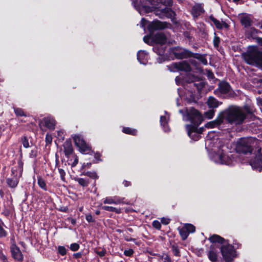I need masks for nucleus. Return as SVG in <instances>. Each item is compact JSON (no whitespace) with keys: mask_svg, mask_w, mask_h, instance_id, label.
Returning a JSON list of instances; mask_svg holds the SVG:
<instances>
[{"mask_svg":"<svg viewBox=\"0 0 262 262\" xmlns=\"http://www.w3.org/2000/svg\"><path fill=\"white\" fill-rule=\"evenodd\" d=\"M162 0H133L136 9L142 15L145 13L154 11L156 15L160 18L164 17L172 18L174 12L163 4Z\"/></svg>","mask_w":262,"mask_h":262,"instance_id":"obj_1","label":"nucleus"},{"mask_svg":"<svg viewBox=\"0 0 262 262\" xmlns=\"http://www.w3.org/2000/svg\"><path fill=\"white\" fill-rule=\"evenodd\" d=\"M246 118V115L243 111L239 107H234L221 112L216 119L205 124L207 128L219 127L223 123L225 119L231 124H241Z\"/></svg>","mask_w":262,"mask_h":262,"instance_id":"obj_2","label":"nucleus"},{"mask_svg":"<svg viewBox=\"0 0 262 262\" xmlns=\"http://www.w3.org/2000/svg\"><path fill=\"white\" fill-rule=\"evenodd\" d=\"M179 112L183 114V120L191 123L190 124L186 125L188 135L194 141L198 140L203 131L202 128H198L203 120L201 114L193 108L186 109L185 114L182 110H180Z\"/></svg>","mask_w":262,"mask_h":262,"instance_id":"obj_3","label":"nucleus"},{"mask_svg":"<svg viewBox=\"0 0 262 262\" xmlns=\"http://www.w3.org/2000/svg\"><path fill=\"white\" fill-rule=\"evenodd\" d=\"M227 148L225 145L220 146L216 151L210 155L211 160L217 164L232 165L236 162V156L228 153Z\"/></svg>","mask_w":262,"mask_h":262,"instance_id":"obj_4","label":"nucleus"},{"mask_svg":"<svg viewBox=\"0 0 262 262\" xmlns=\"http://www.w3.org/2000/svg\"><path fill=\"white\" fill-rule=\"evenodd\" d=\"M260 144V142L254 138H241L237 142L236 149L239 152L245 154L251 152L253 148L258 146Z\"/></svg>","mask_w":262,"mask_h":262,"instance_id":"obj_5","label":"nucleus"},{"mask_svg":"<svg viewBox=\"0 0 262 262\" xmlns=\"http://www.w3.org/2000/svg\"><path fill=\"white\" fill-rule=\"evenodd\" d=\"M243 57L247 63L262 68V53L259 52L257 47H250L247 52L243 54Z\"/></svg>","mask_w":262,"mask_h":262,"instance_id":"obj_6","label":"nucleus"},{"mask_svg":"<svg viewBox=\"0 0 262 262\" xmlns=\"http://www.w3.org/2000/svg\"><path fill=\"white\" fill-rule=\"evenodd\" d=\"M152 41L156 43L153 47L155 52L160 55H163L164 48L162 46L166 42V38L164 34L158 33L152 36Z\"/></svg>","mask_w":262,"mask_h":262,"instance_id":"obj_7","label":"nucleus"},{"mask_svg":"<svg viewBox=\"0 0 262 262\" xmlns=\"http://www.w3.org/2000/svg\"><path fill=\"white\" fill-rule=\"evenodd\" d=\"M223 258L226 262L232 261L236 256V252L232 245L225 244L221 247Z\"/></svg>","mask_w":262,"mask_h":262,"instance_id":"obj_8","label":"nucleus"},{"mask_svg":"<svg viewBox=\"0 0 262 262\" xmlns=\"http://www.w3.org/2000/svg\"><path fill=\"white\" fill-rule=\"evenodd\" d=\"M72 138L80 152L86 154L90 152L91 150L90 146L86 143L81 135L75 134L72 135Z\"/></svg>","mask_w":262,"mask_h":262,"instance_id":"obj_9","label":"nucleus"},{"mask_svg":"<svg viewBox=\"0 0 262 262\" xmlns=\"http://www.w3.org/2000/svg\"><path fill=\"white\" fill-rule=\"evenodd\" d=\"M12 173L14 176L13 178H8L7 179L8 185L11 188H15L18 184L17 177H20L23 172V164L21 162L18 163V171L13 168L11 170Z\"/></svg>","mask_w":262,"mask_h":262,"instance_id":"obj_10","label":"nucleus"},{"mask_svg":"<svg viewBox=\"0 0 262 262\" xmlns=\"http://www.w3.org/2000/svg\"><path fill=\"white\" fill-rule=\"evenodd\" d=\"M168 70L172 72L180 71H189L190 66L185 61L174 62L167 66Z\"/></svg>","mask_w":262,"mask_h":262,"instance_id":"obj_11","label":"nucleus"},{"mask_svg":"<svg viewBox=\"0 0 262 262\" xmlns=\"http://www.w3.org/2000/svg\"><path fill=\"white\" fill-rule=\"evenodd\" d=\"M179 233L183 240H185L190 233L195 232V227L191 224H185L183 227L178 228Z\"/></svg>","mask_w":262,"mask_h":262,"instance_id":"obj_12","label":"nucleus"},{"mask_svg":"<svg viewBox=\"0 0 262 262\" xmlns=\"http://www.w3.org/2000/svg\"><path fill=\"white\" fill-rule=\"evenodd\" d=\"M260 149H258V153L254 159L250 161V164L252 168L260 171L262 170V155L259 154Z\"/></svg>","mask_w":262,"mask_h":262,"instance_id":"obj_13","label":"nucleus"},{"mask_svg":"<svg viewBox=\"0 0 262 262\" xmlns=\"http://www.w3.org/2000/svg\"><path fill=\"white\" fill-rule=\"evenodd\" d=\"M11 252L13 257L18 261L22 260L23 255L19 248L15 244H12L11 246Z\"/></svg>","mask_w":262,"mask_h":262,"instance_id":"obj_14","label":"nucleus"},{"mask_svg":"<svg viewBox=\"0 0 262 262\" xmlns=\"http://www.w3.org/2000/svg\"><path fill=\"white\" fill-rule=\"evenodd\" d=\"M165 27V24L159 20H156L150 23L147 26L148 29L150 33H152L156 30L163 29Z\"/></svg>","mask_w":262,"mask_h":262,"instance_id":"obj_15","label":"nucleus"},{"mask_svg":"<svg viewBox=\"0 0 262 262\" xmlns=\"http://www.w3.org/2000/svg\"><path fill=\"white\" fill-rule=\"evenodd\" d=\"M104 204L118 205L123 203V199L117 196L113 197H106L103 200Z\"/></svg>","mask_w":262,"mask_h":262,"instance_id":"obj_16","label":"nucleus"},{"mask_svg":"<svg viewBox=\"0 0 262 262\" xmlns=\"http://www.w3.org/2000/svg\"><path fill=\"white\" fill-rule=\"evenodd\" d=\"M148 55L145 51L141 50L138 52L137 59L141 64H146L148 62Z\"/></svg>","mask_w":262,"mask_h":262,"instance_id":"obj_17","label":"nucleus"},{"mask_svg":"<svg viewBox=\"0 0 262 262\" xmlns=\"http://www.w3.org/2000/svg\"><path fill=\"white\" fill-rule=\"evenodd\" d=\"M41 124H44L50 129H54L56 124V121L54 118L51 117L45 118L41 122Z\"/></svg>","mask_w":262,"mask_h":262,"instance_id":"obj_18","label":"nucleus"},{"mask_svg":"<svg viewBox=\"0 0 262 262\" xmlns=\"http://www.w3.org/2000/svg\"><path fill=\"white\" fill-rule=\"evenodd\" d=\"M165 113L166 115L161 116L160 117V123L164 132H168L170 130L169 127L167 125V122L169 120V116L167 115L166 112H165Z\"/></svg>","mask_w":262,"mask_h":262,"instance_id":"obj_19","label":"nucleus"},{"mask_svg":"<svg viewBox=\"0 0 262 262\" xmlns=\"http://www.w3.org/2000/svg\"><path fill=\"white\" fill-rule=\"evenodd\" d=\"M209 19L213 23L214 25L217 29H221L224 28H227L228 27V25L225 22L220 21L212 16H210Z\"/></svg>","mask_w":262,"mask_h":262,"instance_id":"obj_20","label":"nucleus"},{"mask_svg":"<svg viewBox=\"0 0 262 262\" xmlns=\"http://www.w3.org/2000/svg\"><path fill=\"white\" fill-rule=\"evenodd\" d=\"M219 90L221 94H227L230 90V86L228 83L222 82L219 85Z\"/></svg>","mask_w":262,"mask_h":262,"instance_id":"obj_21","label":"nucleus"},{"mask_svg":"<svg viewBox=\"0 0 262 262\" xmlns=\"http://www.w3.org/2000/svg\"><path fill=\"white\" fill-rule=\"evenodd\" d=\"M204 12L203 8L201 5L196 4L194 5L192 9V14L194 17H197Z\"/></svg>","mask_w":262,"mask_h":262,"instance_id":"obj_22","label":"nucleus"},{"mask_svg":"<svg viewBox=\"0 0 262 262\" xmlns=\"http://www.w3.org/2000/svg\"><path fill=\"white\" fill-rule=\"evenodd\" d=\"M64 152L66 156H69L73 152L72 145L70 142H66L63 145Z\"/></svg>","mask_w":262,"mask_h":262,"instance_id":"obj_23","label":"nucleus"},{"mask_svg":"<svg viewBox=\"0 0 262 262\" xmlns=\"http://www.w3.org/2000/svg\"><path fill=\"white\" fill-rule=\"evenodd\" d=\"M207 104L210 108H216L219 106V102L213 97H209L207 101Z\"/></svg>","mask_w":262,"mask_h":262,"instance_id":"obj_24","label":"nucleus"},{"mask_svg":"<svg viewBox=\"0 0 262 262\" xmlns=\"http://www.w3.org/2000/svg\"><path fill=\"white\" fill-rule=\"evenodd\" d=\"M209 240L211 243H219L220 244H224L225 239L222 237L217 235H213L209 238Z\"/></svg>","mask_w":262,"mask_h":262,"instance_id":"obj_25","label":"nucleus"},{"mask_svg":"<svg viewBox=\"0 0 262 262\" xmlns=\"http://www.w3.org/2000/svg\"><path fill=\"white\" fill-rule=\"evenodd\" d=\"M100 206H101V208L103 210L108 211L114 212L116 213H121V210L120 208H115L113 206H102V204H100Z\"/></svg>","mask_w":262,"mask_h":262,"instance_id":"obj_26","label":"nucleus"},{"mask_svg":"<svg viewBox=\"0 0 262 262\" xmlns=\"http://www.w3.org/2000/svg\"><path fill=\"white\" fill-rule=\"evenodd\" d=\"M208 256L209 260L212 262H216L217 253L216 251L211 248L208 252Z\"/></svg>","mask_w":262,"mask_h":262,"instance_id":"obj_27","label":"nucleus"},{"mask_svg":"<svg viewBox=\"0 0 262 262\" xmlns=\"http://www.w3.org/2000/svg\"><path fill=\"white\" fill-rule=\"evenodd\" d=\"M192 82L191 83V86L193 85L194 86H195L196 88V89H197V90L198 91H201L204 86V83L202 80H199V81H195V82L192 81Z\"/></svg>","mask_w":262,"mask_h":262,"instance_id":"obj_28","label":"nucleus"},{"mask_svg":"<svg viewBox=\"0 0 262 262\" xmlns=\"http://www.w3.org/2000/svg\"><path fill=\"white\" fill-rule=\"evenodd\" d=\"M122 132L126 134H129L132 135H136L137 134V130L135 129L131 128L129 127H123Z\"/></svg>","mask_w":262,"mask_h":262,"instance_id":"obj_29","label":"nucleus"},{"mask_svg":"<svg viewBox=\"0 0 262 262\" xmlns=\"http://www.w3.org/2000/svg\"><path fill=\"white\" fill-rule=\"evenodd\" d=\"M258 31L254 28H250L247 31V35L249 37L254 38L255 36L258 33Z\"/></svg>","mask_w":262,"mask_h":262,"instance_id":"obj_30","label":"nucleus"},{"mask_svg":"<svg viewBox=\"0 0 262 262\" xmlns=\"http://www.w3.org/2000/svg\"><path fill=\"white\" fill-rule=\"evenodd\" d=\"M251 20L250 18L247 16L243 17L241 19V23L245 27H249L251 25Z\"/></svg>","mask_w":262,"mask_h":262,"instance_id":"obj_31","label":"nucleus"},{"mask_svg":"<svg viewBox=\"0 0 262 262\" xmlns=\"http://www.w3.org/2000/svg\"><path fill=\"white\" fill-rule=\"evenodd\" d=\"M37 183L41 188L44 190H47L46 184L45 181L41 178L39 177L38 178Z\"/></svg>","mask_w":262,"mask_h":262,"instance_id":"obj_32","label":"nucleus"},{"mask_svg":"<svg viewBox=\"0 0 262 262\" xmlns=\"http://www.w3.org/2000/svg\"><path fill=\"white\" fill-rule=\"evenodd\" d=\"M4 224L0 220V237H5L7 235V232L3 228Z\"/></svg>","mask_w":262,"mask_h":262,"instance_id":"obj_33","label":"nucleus"},{"mask_svg":"<svg viewBox=\"0 0 262 262\" xmlns=\"http://www.w3.org/2000/svg\"><path fill=\"white\" fill-rule=\"evenodd\" d=\"M15 114L17 116H26L24 111L21 108H14Z\"/></svg>","mask_w":262,"mask_h":262,"instance_id":"obj_34","label":"nucleus"},{"mask_svg":"<svg viewBox=\"0 0 262 262\" xmlns=\"http://www.w3.org/2000/svg\"><path fill=\"white\" fill-rule=\"evenodd\" d=\"M76 180L80 185L83 187L87 186L89 184V182L83 178H77Z\"/></svg>","mask_w":262,"mask_h":262,"instance_id":"obj_35","label":"nucleus"},{"mask_svg":"<svg viewBox=\"0 0 262 262\" xmlns=\"http://www.w3.org/2000/svg\"><path fill=\"white\" fill-rule=\"evenodd\" d=\"M214 115V111L213 110H210L208 111L205 112V116L206 118L208 119H211L213 117Z\"/></svg>","mask_w":262,"mask_h":262,"instance_id":"obj_36","label":"nucleus"},{"mask_svg":"<svg viewBox=\"0 0 262 262\" xmlns=\"http://www.w3.org/2000/svg\"><path fill=\"white\" fill-rule=\"evenodd\" d=\"M72 160H73V161L71 163V166L72 167H75L78 162V157L76 155H74L72 158L70 160V161H71Z\"/></svg>","mask_w":262,"mask_h":262,"instance_id":"obj_37","label":"nucleus"},{"mask_svg":"<svg viewBox=\"0 0 262 262\" xmlns=\"http://www.w3.org/2000/svg\"><path fill=\"white\" fill-rule=\"evenodd\" d=\"M84 174L93 179H96L98 178L97 173L95 171H88L85 173Z\"/></svg>","mask_w":262,"mask_h":262,"instance_id":"obj_38","label":"nucleus"},{"mask_svg":"<svg viewBox=\"0 0 262 262\" xmlns=\"http://www.w3.org/2000/svg\"><path fill=\"white\" fill-rule=\"evenodd\" d=\"M64 131L62 130H59L57 131V138H58L59 140H63L64 139Z\"/></svg>","mask_w":262,"mask_h":262,"instance_id":"obj_39","label":"nucleus"},{"mask_svg":"<svg viewBox=\"0 0 262 262\" xmlns=\"http://www.w3.org/2000/svg\"><path fill=\"white\" fill-rule=\"evenodd\" d=\"M58 252L62 255H64L67 253V250L63 246H59L58 248Z\"/></svg>","mask_w":262,"mask_h":262,"instance_id":"obj_40","label":"nucleus"},{"mask_svg":"<svg viewBox=\"0 0 262 262\" xmlns=\"http://www.w3.org/2000/svg\"><path fill=\"white\" fill-rule=\"evenodd\" d=\"M22 144L25 148H28L29 147V143L26 137L22 139Z\"/></svg>","mask_w":262,"mask_h":262,"instance_id":"obj_41","label":"nucleus"},{"mask_svg":"<svg viewBox=\"0 0 262 262\" xmlns=\"http://www.w3.org/2000/svg\"><path fill=\"white\" fill-rule=\"evenodd\" d=\"M79 246L77 243H73L70 245V249L73 251H75L78 250Z\"/></svg>","mask_w":262,"mask_h":262,"instance_id":"obj_42","label":"nucleus"},{"mask_svg":"<svg viewBox=\"0 0 262 262\" xmlns=\"http://www.w3.org/2000/svg\"><path fill=\"white\" fill-rule=\"evenodd\" d=\"M46 141L47 144L51 143L52 141V137L51 135L47 134L46 136Z\"/></svg>","mask_w":262,"mask_h":262,"instance_id":"obj_43","label":"nucleus"},{"mask_svg":"<svg viewBox=\"0 0 262 262\" xmlns=\"http://www.w3.org/2000/svg\"><path fill=\"white\" fill-rule=\"evenodd\" d=\"M152 225L155 228L157 229H159L161 228V223L158 221H154L152 222Z\"/></svg>","mask_w":262,"mask_h":262,"instance_id":"obj_44","label":"nucleus"},{"mask_svg":"<svg viewBox=\"0 0 262 262\" xmlns=\"http://www.w3.org/2000/svg\"><path fill=\"white\" fill-rule=\"evenodd\" d=\"M124 253L126 256H131L133 254V250L132 249L125 250Z\"/></svg>","mask_w":262,"mask_h":262,"instance_id":"obj_45","label":"nucleus"},{"mask_svg":"<svg viewBox=\"0 0 262 262\" xmlns=\"http://www.w3.org/2000/svg\"><path fill=\"white\" fill-rule=\"evenodd\" d=\"M150 40L152 41V36H145L143 38L144 41L147 43H148Z\"/></svg>","mask_w":262,"mask_h":262,"instance_id":"obj_46","label":"nucleus"},{"mask_svg":"<svg viewBox=\"0 0 262 262\" xmlns=\"http://www.w3.org/2000/svg\"><path fill=\"white\" fill-rule=\"evenodd\" d=\"M0 260H1V262H9L6 256L3 253H0Z\"/></svg>","mask_w":262,"mask_h":262,"instance_id":"obj_47","label":"nucleus"},{"mask_svg":"<svg viewBox=\"0 0 262 262\" xmlns=\"http://www.w3.org/2000/svg\"><path fill=\"white\" fill-rule=\"evenodd\" d=\"M162 258L163 259V262H171L170 257L167 255L163 256Z\"/></svg>","mask_w":262,"mask_h":262,"instance_id":"obj_48","label":"nucleus"},{"mask_svg":"<svg viewBox=\"0 0 262 262\" xmlns=\"http://www.w3.org/2000/svg\"><path fill=\"white\" fill-rule=\"evenodd\" d=\"M200 59V61L204 64H207V60L206 59H205L203 56H200V58H199Z\"/></svg>","mask_w":262,"mask_h":262,"instance_id":"obj_49","label":"nucleus"},{"mask_svg":"<svg viewBox=\"0 0 262 262\" xmlns=\"http://www.w3.org/2000/svg\"><path fill=\"white\" fill-rule=\"evenodd\" d=\"M220 39L219 38L217 37H214V40H213V43L215 47H217L219 43Z\"/></svg>","mask_w":262,"mask_h":262,"instance_id":"obj_50","label":"nucleus"},{"mask_svg":"<svg viewBox=\"0 0 262 262\" xmlns=\"http://www.w3.org/2000/svg\"><path fill=\"white\" fill-rule=\"evenodd\" d=\"M161 222L164 225H167L169 223V220L167 218H162Z\"/></svg>","mask_w":262,"mask_h":262,"instance_id":"obj_51","label":"nucleus"},{"mask_svg":"<svg viewBox=\"0 0 262 262\" xmlns=\"http://www.w3.org/2000/svg\"><path fill=\"white\" fill-rule=\"evenodd\" d=\"M86 220L89 222H93L94 220L93 219V217L91 214H88L86 215Z\"/></svg>","mask_w":262,"mask_h":262,"instance_id":"obj_52","label":"nucleus"},{"mask_svg":"<svg viewBox=\"0 0 262 262\" xmlns=\"http://www.w3.org/2000/svg\"><path fill=\"white\" fill-rule=\"evenodd\" d=\"M174 54L175 55V57L178 58H182L184 57V55L182 53V52H181L180 53H177L176 52H174Z\"/></svg>","mask_w":262,"mask_h":262,"instance_id":"obj_53","label":"nucleus"},{"mask_svg":"<svg viewBox=\"0 0 262 262\" xmlns=\"http://www.w3.org/2000/svg\"><path fill=\"white\" fill-rule=\"evenodd\" d=\"M257 102L261 110H262V98H258L257 99Z\"/></svg>","mask_w":262,"mask_h":262,"instance_id":"obj_54","label":"nucleus"},{"mask_svg":"<svg viewBox=\"0 0 262 262\" xmlns=\"http://www.w3.org/2000/svg\"><path fill=\"white\" fill-rule=\"evenodd\" d=\"M147 21L144 19L142 18L141 21V25L142 27L145 28L146 25Z\"/></svg>","mask_w":262,"mask_h":262,"instance_id":"obj_55","label":"nucleus"},{"mask_svg":"<svg viewBox=\"0 0 262 262\" xmlns=\"http://www.w3.org/2000/svg\"><path fill=\"white\" fill-rule=\"evenodd\" d=\"M176 82L177 84H179L181 83L182 79L181 77L177 76L175 79Z\"/></svg>","mask_w":262,"mask_h":262,"instance_id":"obj_56","label":"nucleus"},{"mask_svg":"<svg viewBox=\"0 0 262 262\" xmlns=\"http://www.w3.org/2000/svg\"><path fill=\"white\" fill-rule=\"evenodd\" d=\"M59 173L60 174L61 178L62 180H63L64 178L65 172L62 169H59Z\"/></svg>","mask_w":262,"mask_h":262,"instance_id":"obj_57","label":"nucleus"},{"mask_svg":"<svg viewBox=\"0 0 262 262\" xmlns=\"http://www.w3.org/2000/svg\"><path fill=\"white\" fill-rule=\"evenodd\" d=\"M173 253H174L175 255H176V256H178L179 255V250L177 248L173 247Z\"/></svg>","mask_w":262,"mask_h":262,"instance_id":"obj_58","label":"nucleus"},{"mask_svg":"<svg viewBox=\"0 0 262 262\" xmlns=\"http://www.w3.org/2000/svg\"><path fill=\"white\" fill-rule=\"evenodd\" d=\"M123 184L125 187H127V186L130 185V183L127 181H124L123 182Z\"/></svg>","mask_w":262,"mask_h":262,"instance_id":"obj_59","label":"nucleus"},{"mask_svg":"<svg viewBox=\"0 0 262 262\" xmlns=\"http://www.w3.org/2000/svg\"><path fill=\"white\" fill-rule=\"evenodd\" d=\"M100 157V155L98 153H96L95 155V158L97 160V161H100V159H99Z\"/></svg>","mask_w":262,"mask_h":262,"instance_id":"obj_60","label":"nucleus"},{"mask_svg":"<svg viewBox=\"0 0 262 262\" xmlns=\"http://www.w3.org/2000/svg\"><path fill=\"white\" fill-rule=\"evenodd\" d=\"M104 254L105 252L103 251H101L98 252V254L101 256H103V255H104Z\"/></svg>","mask_w":262,"mask_h":262,"instance_id":"obj_61","label":"nucleus"},{"mask_svg":"<svg viewBox=\"0 0 262 262\" xmlns=\"http://www.w3.org/2000/svg\"><path fill=\"white\" fill-rule=\"evenodd\" d=\"M257 40L259 42H261L262 43V38H257Z\"/></svg>","mask_w":262,"mask_h":262,"instance_id":"obj_62","label":"nucleus"},{"mask_svg":"<svg viewBox=\"0 0 262 262\" xmlns=\"http://www.w3.org/2000/svg\"><path fill=\"white\" fill-rule=\"evenodd\" d=\"M246 109H247V112H248V113H253V111H252L250 110H248V108H246Z\"/></svg>","mask_w":262,"mask_h":262,"instance_id":"obj_63","label":"nucleus"},{"mask_svg":"<svg viewBox=\"0 0 262 262\" xmlns=\"http://www.w3.org/2000/svg\"><path fill=\"white\" fill-rule=\"evenodd\" d=\"M96 214H97V215L99 214H100V211L97 210L96 211Z\"/></svg>","mask_w":262,"mask_h":262,"instance_id":"obj_64","label":"nucleus"}]
</instances>
